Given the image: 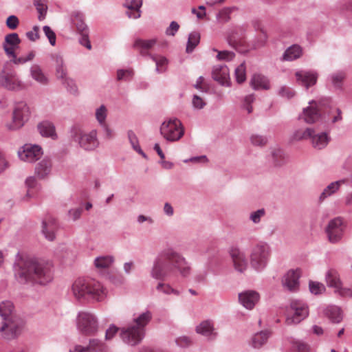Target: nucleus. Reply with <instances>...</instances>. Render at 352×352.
Masks as SVG:
<instances>
[{
    "label": "nucleus",
    "instance_id": "nucleus-1",
    "mask_svg": "<svg viewBox=\"0 0 352 352\" xmlns=\"http://www.w3.org/2000/svg\"><path fill=\"white\" fill-rule=\"evenodd\" d=\"M176 272L182 277H188L191 274L190 263L173 248H166L160 251L154 258L149 271L152 278L160 280L156 285L158 292L165 295H180V291L164 282L173 276Z\"/></svg>",
    "mask_w": 352,
    "mask_h": 352
},
{
    "label": "nucleus",
    "instance_id": "nucleus-2",
    "mask_svg": "<svg viewBox=\"0 0 352 352\" xmlns=\"http://www.w3.org/2000/svg\"><path fill=\"white\" fill-rule=\"evenodd\" d=\"M53 263L34 256H23V281L46 285L53 280Z\"/></svg>",
    "mask_w": 352,
    "mask_h": 352
},
{
    "label": "nucleus",
    "instance_id": "nucleus-3",
    "mask_svg": "<svg viewBox=\"0 0 352 352\" xmlns=\"http://www.w3.org/2000/svg\"><path fill=\"white\" fill-rule=\"evenodd\" d=\"M152 319V313L146 311L134 318L133 323L120 330L122 341L131 346L140 343L144 337L145 327Z\"/></svg>",
    "mask_w": 352,
    "mask_h": 352
},
{
    "label": "nucleus",
    "instance_id": "nucleus-4",
    "mask_svg": "<svg viewBox=\"0 0 352 352\" xmlns=\"http://www.w3.org/2000/svg\"><path fill=\"white\" fill-rule=\"evenodd\" d=\"M0 316L3 324L0 327L1 336L6 340L16 338L20 333V318L16 315L14 305L10 301L0 303Z\"/></svg>",
    "mask_w": 352,
    "mask_h": 352
},
{
    "label": "nucleus",
    "instance_id": "nucleus-5",
    "mask_svg": "<svg viewBox=\"0 0 352 352\" xmlns=\"http://www.w3.org/2000/svg\"><path fill=\"white\" fill-rule=\"evenodd\" d=\"M69 133L72 140L78 143L79 146L85 151H93L100 145L96 129L85 132L80 126L74 125L71 127Z\"/></svg>",
    "mask_w": 352,
    "mask_h": 352
},
{
    "label": "nucleus",
    "instance_id": "nucleus-6",
    "mask_svg": "<svg viewBox=\"0 0 352 352\" xmlns=\"http://www.w3.org/2000/svg\"><path fill=\"white\" fill-rule=\"evenodd\" d=\"M76 323L78 331L86 336H95L99 330L98 318L89 311H79Z\"/></svg>",
    "mask_w": 352,
    "mask_h": 352
},
{
    "label": "nucleus",
    "instance_id": "nucleus-7",
    "mask_svg": "<svg viewBox=\"0 0 352 352\" xmlns=\"http://www.w3.org/2000/svg\"><path fill=\"white\" fill-rule=\"evenodd\" d=\"M160 131L168 142L178 141L184 134L182 122L175 118L164 120L160 126Z\"/></svg>",
    "mask_w": 352,
    "mask_h": 352
},
{
    "label": "nucleus",
    "instance_id": "nucleus-8",
    "mask_svg": "<svg viewBox=\"0 0 352 352\" xmlns=\"http://www.w3.org/2000/svg\"><path fill=\"white\" fill-rule=\"evenodd\" d=\"M287 311L288 316L285 322L288 325L300 323L309 314L307 305L305 302L299 300H292Z\"/></svg>",
    "mask_w": 352,
    "mask_h": 352
},
{
    "label": "nucleus",
    "instance_id": "nucleus-9",
    "mask_svg": "<svg viewBox=\"0 0 352 352\" xmlns=\"http://www.w3.org/2000/svg\"><path fill=\"white\" fill-rule=\"evenodd\" d=\"M270 256V248L266 244L254 247L250 254V264L256 271L263 270L267 265Z\"/></svg>",
    "mask_w": 352,
    "mask_h": 352
},
{
    "label": "nucleus",
    "instance_id": "nucleus-10",
    "mask_svg": "<svg viewBox=\"0 0 352 352\" xmlns=\"http://www.w3.org/2000/svg\"><path fill=\"white\" fill-rule=\"evenodd\" d=\"M343 221L340 217L331 219L326 228L329 241L331 243L340 242L344 234Z\"/></svg>",
    "mask_w": 352,
    "mask_h": 352
},
{
    "label": "nucleus",
    "instance_id": "nucleus-11",
    "mask_svg": "<svg viewBox=\"0 0 352 352\" xmlns=\"http://www.w3.org/2000/svg\"><path fill=\"white\" fill-rule=\"evenodd\" d=\"M21 40L16 33L7 34L3 43V49L6 54L12 58L14 63H19L21 58H16V51L19 50Z\"/></svg>",
    "mask_w": 352,
    "mask_h": 352
},
{
    "label": "nucleus",
    "instance_id": "nucleus-12",
    "mask_svg": "<svg viewBox=\"0 0 352 352\" xmlns=\"http://www.w3.org/2000/svg\"><path fill=\"white\" fill-rule=\"evenodd\" d=\"M314 103H315L314 100L309 102V104H311V106L305 108L303 109L302 114L300 117L308 124L314 123L319 119L320 111L322 110V107L326 104H329L330 99L327 98L320 101L319 105L316 107L312 105Z\"/></svg>",
    "mask_w": 352,
    "mask_h": 352
},
{
    "label": "nucleus",
    "instance_id": "nucleus-13",
    "mask_svg": "<svg viewBox=\"0 0 352 352\" xmlns=\"http://www.w3.org/2000/svg\"><path fill=\"white\" fill-rule=\"evenodd\" d=\"M0 84L8 89L14 90L20 87V81L15 72L9 66L3 68L0 74Z\"/></svg>",
    "mask_w": 352,
    "mask_h": 352
},
{
    "label": "nucleus",
    "instance_id": "nucleus-14",
    "mask_svg": "<svg viewBox=\"0 0 352 352\" xmlns=\"http://www.w3.org/2000/svg\"><path fill=\"white\" fill-rule=\"evenodd\" d=\"M89 287V294L86 297L87 302H100L104 300L107 296V289L98 281L94 279H90Z\"/></svg>",
    "mask_w": 352,
    "mask_h": 352
},
{
    "label": "nucleus",
    "instance_id": "nucleus-15",
    "mask_svg": "<svg viewBox=\"0 0 352 352\" xmlns=\"http://www.w3.org/2000/svg\"><path fill=\"white\" fill-rule=\"evenodd\" d=\"M91 278H78L72 286V291L74 298L80 302H85L87 294H89V280Z\"/></svg>",
    "mask_w": 352,
    "mask_h": 352
},
{
    "label": "nucleus",
    "instance_id": "nucleus-16",
    "mask_svg": "<svg viewBox=\"0 0 352 352\" xmlns=\"http://www.w3.org/2000/svg\"><path fill=\"white\" fill-rule=\"evenodd\" d=\"M234 269L243 272L248 267V260L245 253L236 247H232L229 251Z\"/></svg>",
    "mask_w": 352,
    "mask_h": 352
},
{
    "label": "nucleus",
    "instance_id": "nucleus-17",
    "mask_svg": "<svg viewBox=\"0 0 352 352\" xmlns=\"http://www.w3.org/2000/svg\"><path fill=\"white\" fill-rule=\"evenodd\" d=\"M43 155L42 147L38 144H23V161L33 163L38 160Z\"/></svg>",
    "mask_w": 352,
    "mask_h": 352
},
{
    "label": "nucleus",
    "instance_id": "nucleus-18",
    "mask_svg": "<svg viewBox=\"0 0 352 352\" xmlns=\"http://www.w3.org/2000/svg\"><path fill=\"white\" fill-rule=\"evenodd\" d=\"M36 129L40 135L43 138H50L53 140L58 139L56 126L54 124L49 120H44L39 122L36 125Z\"/></svg>",
    "mask_w": 352,
    "mask_h": 352
},
{
    "label": "nucleus",
    "instance_id": "nucleus-19",
    "mask_svg": "<svg viewBox=\"0 0 352 352\" xmlns=\"http://www.w3.org/2000/svg\"><path fill=\"white\" fill-rule=\"evenodd\" d=\"M300 270H289L282 279V284L284 288L290 292H295L299 286Z\"/></svg>",
    "mask_w": 352,
    "mask_h": 352
},
{
    "label": "nucleus",
    "instance_id": "nucleus-20",
    "mask_svg": "<svg viewBox=\"0 0 352 352\" xmlns=\"http://www.w3.org/2000/svg\"><path fill=\"white\" fill-rule=\"evenodd\" d=\"M57 229L58 225L54 218L50 217L43 220L41 232L47 240L50 241L55 240Z\"/></svg>",
    "mask_w": 352,
    "mask_h": 352
},
{
    "label": "nucleus",
    "instance_id": "nucleus-21",
    "mask_svg": "<svg viewBox=\"0 0 352 352\" xmlns=\"http://www.w3.org/2000/svg\"><path fill=\"white\" fill-rule=\"evenodd\" d=\"M259 298L258 293L253 290H247L239 294L240 303L248 309H253Z\"/></svg>",
    "mask_w": 352,
    "mask_h": 352
},
{
    "label": "nucleus",
    "instance_id": "nucleus-22",
    "mask_svg": "<svg viewBox=\"0 0 352 352\" xmlns=\"http://www.w3.org/2000/svg\"><path fill=\"white\" fill-rule=\"evenodd\" d=\"M196 332L206 337L210 340H214L217 336V333L214 327V322L210 320H204L197 325Z\"/></svg>",
    "mask_w": 352,
    "mask_h": 352
},
{
    "label": "nucleus",
    "instance_id": "nucleus-23",
    "mask_svg": "<svg viewBox=\"0 0 352 352\" xmlns=\"http://www.w3.org/2000/svg\"><path fill=\"white\" fill-rule=\"evenodd\" d=\"M297 81L299 84L305 86L306 89L315 85L317 81L318 74L314 72L299 71L296 73Z\"/></svg>",
    "mask_w": 352,
    "mask_h": 352
},
{
    "label": "nucleus",
    "instance_id": "nucleus-24",
    "mask_svg": "<svg viewBox=\"0 0 352 352\" xmlns=\"http://www.w3.org/2000/svg\"><path fill=\"white\" fill-rule=\"evenodd\" d=\"M212 76L221 85L229 86V69L226 65H215L212 72Z\"/></svg>",
    "mask_w": 352,
    "mask_h": 352
},
{
    "label": "nucleus",
    "instance_id": "nucleus-25",
    "mask_svg": "<svg viewBox=\"0 0 352 352\" xmlns=\"http://www.w3.org/2000/svg\"><path fill=\"white\" fill-rule=\"evenodd\" d=\"M52 164L49 157H44L36 164L34 173L40 179H44L48 177L52 171Z\"/></svg>",
    "mask_w": 352,
    "mask_h": 352
},
{
    "label": "nucleus",
    "instance_id": "nucleus-26",
    "mask_svg": "<svg viewBox=\"0 0 352 352\" xmlns=\"http://www.w3.org/2000/svg\"><path fill=\"white\" fill-rule=\"evenodd\" d=\"M157 43L156 38H151L144 40L142 38H136L133 43V47L138 50L142 56H148L151 54L148 52L155 44Z\"/></svg>",
    "mask_w": 352,
    "mask_h": 352
},
{
    "label": "nucleus",
    "instance_id": "nucleus-27",
    "mask_svg": "<svg viewBox=\"0 0 352 352\" xmlns=\"http://www.w3.org/2000/svg\"><path fill=\"white\" fill-rule=\"evenodd\" d=\"M142 6V0H125L124 6L129 10L126 12V14L130 19H139L141 16Z\"/></svg>",
    "mask_w": 352,
    "mask_h": 352
},
{
    "label": "nucleus",
    "instance_id": "nucleus-28",
    "mask_svg": "<svg viewBox=\"0 0 352 352\" xmlns=\"http://www.w3.org/2000/svg\"><path fill=\"white\" fill-rule=\"evenodd\" d=\"M6 126L10 131H16L22 126V106L20 103L15 106L12 120L7 123Z\"/></svg>",
    "mask_w": 352,
    "mask_h": 352
},
{
    "label": "nucleus",
    "instance_id": "nucleus-29",
    "mask_svg": "<svg viewBox=\"0 0 352 352\" xmlns=\"http://www.w3.org/2000/svg\"><path fill=\"white\" fill-rule=\"evenodd\" d=\"M345 179H340L330 183L320 193L318 200L320 203L323 202L326 199L332 196L337 192L340 186L345 183Z\"/></svg>",
    "mask_w": 352,
    "mask_h": 352
},
{
    "label": "nucleus",
    "instance_id": "nucleus-30",
    "mask_svg": "<svg viewBox=\"0 0 352 352\" xmlns=\"http://www.w3.org/2000/svg\"><path fill=\"white\" fill-rule=\"evenodd\" d=\"M312 146L318 150L324 148L330 141V137L326 132L316 133L314 132L310 138Z\"/></svg>",
    "mask_w": 352,
    "mask_h": 352
},
{
    "label": "nucleus",
    "instance_id": "nucleus-31",
    "mask_svg": "<svg viewBox=\"0 0 352 352\" xmlns=\"http://www.w3.org/2000/svg\"><path fill=\"white\" fill-rule=\"evenodd\" d=\"M345 78L344 71H337L329 75L327 82L335 90H341Z\"/></svg>",
    "mask_w": 352,
    "mask_h": 352
},
{
    "label": "nucleus",
    "instance_id": "nucleus-32",
    "mask_svg": "<svg viewBox=\"0 0 352 352\" xmlns=\"http://www.w3.org/2000/svg\"><path fill=\"white\" fill-rule=\"evenodd\" d=\"M30 76L37 82L42 85L49 83V78L43 72L41 66L37 64L32 65L30 68Z\"/></svg>",
    "mask_w": 352,
    "mask_h": 352
},
{
    "label": "nucleus",
    "instance_id": "nucleus-33",
    "mask_svg": "<svg viewBox=\"0 0 352 352\" xmlns=\"http://www.w3.org/2000/svg\"><path fill=\"white\" fill-rule=\"evenodd\" d=\"M72 21L79 34L89 32V28L85 23L84 14L82 12L78 11L74 12L72 14Z\"/></svg>",
    "mask_w": 352,
    "mask_h": 352
},
{
    "label": "nucleus",
    "instance_id": "nucleus-34",
    "mask_svg": "<svg viewBox=\"0 0 352 352\" xmlns=\"http://www.w3.org/2000/svg\"><path fill=\"white\" fill-rule=\"evenodd\" d=\"M251 85L254 89H270V82L269 79L261 74H254L251 79Z\"/></svg>",
    "mask_w": 352,
    "mask_h": 352
},
{
    "label": "nucleus",
    "instance_id": "nucleus-35",
    "mask_svg": "<svg viewBox=\"0 0 352 352\" xmlns=\"http://www.w3.org/2000/svg\"><path fill=\"white\" fill-rule=\"evenodd\" d=\"M149 58L155 63V72L162 74L167 69L168 60L164 56L159 54H149Z\"/></svg>",
    "mask_w": 352,
    "mask_h": 352
},
{
    "label": "nucleus",
    "instance_id": "nucleus-36",
    "mask_svg": "<svg viewBox=\"0 0 352 352\" xmlns=\"http://www.w3.org/2000/svg\"><path fill=\"white\" fill-rule=\"evenodd\" d=\"M270 334V332L267 330L256 333L252 338V346L254 349H259L267 342Z\"/></svg>",
    "mask_w": 352,
    "mask_h": 352
},
{
    "label": "nucleus",
    "instance_id": "nucleus-37",
    "mask_svg": "<svg viewBox=\"0 0 352 352\" xmlns=\"http://www.w3.org/2000/svg\"><path fill=\"white\" fill-rule=\"evenodd\" d=\"M302 54V49L298 45L289 47L283 55V60L292 61L298 58Z\"/></svg>",
    "mask_w": 352,
    "mask_h": 352
},
{
    "label": "nucleus",
    "instance_id": "nucleus-38",
    "mask_svg": "<svg viewBox=\"0 0 352 352\" xmlns=\"http://www.w3.org/2000/svg\"><path fill=\"white\" fill-rule=\"evenodd\" d=\"M326 283L329 287L338 289L340 287L341 283L338 272L334 270L327 271L325 276Z\"/></svg>",
    "mask_w": 352,
    "mask_h": 352
},
{
    "label": "nucleus",
    "instance_id": "nucleus-39",
    "mask_svg": "<svg viewBox=\"0 0 352 352\" xmlns=\"http://www.w3.org/2000/svg\"><path fill=\"white\" fill-rule=\"evenodd\" d=\"M288 342L292 349L295 352H309L310 350L309 344L302 340L290 338Z\"/></svg>",
    "mask_w": 352,
    "mask_h": 352
},
{
    "label": "nucleus",
    "instance_id": "nucleus-40",
    "mask_svg": "<svg viewBox=\"0 0 352 352\" xmlns=\"http://www.w3.org/2000/svg\"><path fill=\"white\" fill-rule=\"evenodd\" d=\"M114 261V258L111 255L98 256L94 260V265L98 269H106L109 267Z\"/></svg>",
    "mask_w": 352,
    "mask_h": 352
},
{
    "label": "nucleus",
    "instance_id": "nucleus-41",
    "mask_svg": "<svg viewBox=\"0 0 352 352\" xmlns=\"http://www.w3.org/2000/svg\"><path fill=\"white\" fill-rule=\"evenodd\" d=\"M326 314L333 323H339L342 320V316L339 307L336 306L328 307Z\"/></svg>",
    "mask_w": 352,
    "mask_h": 352
},
{
    "label": "nucleus",
    "instance_id": "nucleus-42",
    "mask_svg": "<svg viewBox=\"0 0 352 352\" xmlns=\"http://www.w3.org/2000/svg\"><path fill=\"white\" fill-rule=\"evenodd\" d=\"M314 133V130L311 128H307L305 130L298 129L295 131L292 136V140L295 141H300L302 140L310 139L312 134Z\"/></svg>",
    "mask_w": 352,
    "mask_h": 352
},
{
    "label": "nucleus",
    "instance_id": "nucleus-43",
    "mask_svg": "<svg viewBox=\"0 0 352 352\" xmlns=\"http://www.w3.org/2000/svg\"><path fill=\"white\" fill-rule=\"evenodd\" d=\"M87 347L89 352H105L107 349L105 344L96 338L90 339Z\"/></svg>",
    "mask_w": 352,
    "mask_h": 352
},
{
    "label": "nucleus",
    "instance_id": "nucleus-44",
    "mask_svg": "<svg viewBox=\"0 0 352 352\" xmlns=\"http://www.w3.org/2000/svg\"><path fill=\"white\" fill-rule=\"evenodd\" d=\"M200 34L198 32H193L189 34L187 41L186 51L187 53L193 52L196 46L199 43Z\"/></svg>",
    "mask_w": 352,
    "mask_h": 352
},
{
    "label": "nucleus",
    "instance_id": "nucleus-45",
    "mask_svg": "<svg viewBox=\"0 0 352 352\" xmlns=\"http://www.w3.org/2000/svg\"><path fill=\"white\" fill-rule=\"evenodd\" d=\"M238 8L235 6L232 7H226L221 9L219 13L217 14V19L219 23H225L230 21V14L235 10H237Z\"/></svg>",
    "mask_w": 352,
    "mask_h": 352
},
{
    "label": "nucleus",
    "instance_id": "nucleus-46",
    "mask_svg": "<svg viewBox=\"0 0 352 352\" xmlns=\"http://www.w3.org/2000/svg\"><path fill=\"white\" fill-rule=\"evenodd\" d=\"M34 5L38 12V19L39 21L44 20L47 11V1L34 0Z\"/></svg>",
    "mask_w": 352,
    "mask_h": 352
},
{
    "label": "nucleus",
    "instance_id": "nucleus-47",
    "mask_svg": "<svg viewBox=\"0 0 352 352\" xmlns=\"http://www.w3.org/2000/svg\"><path fill=\"white\" fill-rule=\"evenodd\" d=\"M61 85L66 89L67 91L70 94L76 96L78 94V87L75 80L71 77H68L62 81Z\"/></svg>",
    "mask_w": 352,
    "mask_h": 352
},
{
    "label": "nucleus",
    "instance_id": "nucleus-48",
    "mask_svg": "<svg viewBox=\"0 0 352 352\" xmlns=\"http://www.w3.org/2000/svg\"><path fill=\"white\" fill-rule=\"evenodd\" d=\"M95 115L100 125L106 123V119L107 117V107L104 104L100 105L96 109Z\"/></svg>",
    "mask_w": 352,
    "mask_h": 352
},
{
    "label": "nucleus",
    "instance_id": "nucleus-49",
    "mask_svg": "<svg viewBox=\"0 0 352 352\" xmlns=\"http://www.w3.org/2000/svg\"><path fill=\"white\" fill-rule=\"evenodd\" d=\"M234 75L238 83H242L245 80L246 74L245 63H242L235 69Z\"/></svg>",
    "mask_w": 352,
    "mask_h": 352
},
{
    "label": "nucleus",
    "instance_id": "nucleus-50",
    "mask_svg": "<svg viewBox=\"0 0 352 352\" xmlns=\"http://www.w3.org/2000/svg\"><path fill=\"white\" fill-rule=\"evenodd\" d=\"M251 25L254 28V29L256 30V31H261L262 34H263V38H262V41L258 44V46H263L266 40H267V34L265 32V31L263 30V29L262 28V23H261V21L258 19H254L251 21Z\"/></svg>",
    "mask_w": 352,
    "mask_h": 352
},
{
    "label": "nucleus",
    "instance_id": "nucleus-51",
    "mask_svg": "<svg viewBox=\"0 0 352 352\" xmlns=\"http://www.w3.org/2000/svg\"><path fill=\"white\" fill-rule=\"evenodd\" d=\"M134 75V72L132 69H120L117 70V80H130Z\"/></svg>",
    "mask_w": 352,
    "mask_h": 352
},
{
    "label": "nucleus",
    "instance_id": "nucleus-52",
    "mask_svg": "<svg viewBox=\"0 0 352 352\" xmlns=\"http://www.w3.org/2000/svg\"><path fill=\"white\" fill-rule=\"evenodd\" d=\"M267 138L265 136L253 134L250 137V142L252 145L263 147L267 143Z\"/></svg>",
    "mask_w": 352,
    "mask_h": 352
},
{
    "label": "nucleus",
    "instance_id": "nucleus-53",
    "mask_svg": "<svg viewBox=\"0 0 352 352\" xmlns=\"http://www.w3.org/2000/svg\"><path fill=\"white\" fill-rule=\"evenodd\" d=\"M13 270L16 278H21L22 277V256L20 253H18L16 256Z\"/></svg>",
    "mask_w": 352,
    "mask_h": 352
},
{
    "label": "nucleus",
    "instance_id": "nucleus-54",
    "mask_svg": "<svg viewBox=\"0 0 352 352\" xmlns=\"http://www.w3.org/2000/svg\"><path fill=\"white\" fill-rule=\"evenodd\" d=\"M278 94L282 98L289 100L295 96L296 93L292 88L283 85L279 88Z\"/></svg>",
    "mask_w": 352,
    "mask_h": 352
},
{
    "label": "nucleus",
    "instance_id": "nucleus-55",
    "mask_svg": "<svg viewBox=\"0 0 352 352\" xmlns=\"http://www.w3.org/2000/svg\"><path fill=\"white\" fill-rule=\"evenodd\" d=\"M342 111L338 108L331 109L328 111L327 120H331L332 123H336L342 120Z\"/></svg>",
    "mask_w": 352,
    "mask_h": 352
},
{
    "label": "nucleus",
    "instance_id": "nucleus-56",
    "mask_svg": "<svg viewBox=\"0 0 352 352\" xmlns=\"http://www.w3.org/2000/svg\"><path fill=\"white\" fill-rule=\"evenodd\" d=\"M309 287L310 292L315 295L320 294L325 290L324 285L318 282L310 281Z\"/></svg>",
    "mask_w": 352,
    "mask_h": 352
},
{
    "label": "nucleus",
    "instance_id": "nucleus-57",
    "mask_svg": "<svg viewBox=\"0 0 352 352\" xmlns=\"http://www.w3.org/2000/svg\"><path fill=\"white\" fill-rule=\"evenodd\" d=\"M265 215V210L264 208H261L250 213V220L256 224L261 222L262 217Z\"/></svg>",
    "mask_w": 352,
    "mask_h": 352
},
{
    "label": "nucleus",
    "instance_id": "nucleus-58",
    "mask_svg": "<svg viewBox=\"0 0 352 352\" xmlns=\"http://www.w3.org/2000/svg\"><path fill=\"white\" fill-rule=\"evenodd\" d=\"M214 51L217 52L216 49H213ZM234 57V53L228 50L218 51L217 58L219 60L230 61L232 60Z\"/></svg>",
    "mask_w": 352,
    "mask_h": 352
},
{
    "label": "nucleus",
    "instance_id": "nucleus-59",
    "mask_svg": "<svg viewBox=\"0 0 352 352\" xmlns=\"http://www.w3.org/2000/svg\"><path fill=\"white\" fill-rule=\"evenodd\" d=\"M45 36L48 38L50 43L54 46L56 45V36L54 32L48 25H45L43 28Z\"/></svg>",
    "mask_w": 352,
    "mask_h": 352
},
{
    "label": "nucleus",
    "instance_id": "nucleus-60",
    "mask_svg": "<svg viewBox=\"0 0 352 352\" xmlns=\"http://www.w3.org/2000/svg\"><path fill=\"white\" fill-rule=\"evenodd\" d=\"M272 157L275 166H280L285 163L283 153L281 150L277 149L274 151L272 152Z\"/></svg>",
    "mask_w": 352,
    "mask_h": 352
},
{
    "label": "nucleus",
    "instance_id": "nucleus-61",
    "mask_svg": "<svg viewBox=\"0 0 352 352\" xmlns=\"http://www.w3.org/2000/svg\"><path fill=\"white\" fill-rule=\"evenodd\" d=\"M37 182L34 177H29L25 180V185L28 188L26 197H31L33 195V192L32 191L36 186Z\"/></svg>",
    "mask_w": 352,
    "mask_h": 352
},
{
    "label": "nucleus",
    "instance_id": "nucleus-62",
    "mask_svg": "<svg viewBox=\"0 0 352 352\" xmlns=\"http://www.w3.org/2000/svg\"><path fill=\"white\" fill-rule=\"evenodd\" d=\"M52 59L55 62V71L67 68L65 60L61 54H56L53 55Z\"/></svg>",
    "mask_w": 352,
    "mask_h": 352
},
{
    "label": "nucleus",
    "instance_id": "nucleus-63",
    "mask_svg": "<svg viewBox=\"0 0 352 352\" xmlns=\"http://www.w3.org/2000/svg\"><path fill=\"white\" fill-rule=\"evenodd\" d=\"M127 135H128L129 141L132 148L135 151H136L138 148H139L140 147V146L139 144V141H138V139L135 133L133 131L129 130L127 133Z\"/></svg>",
    "mask_w": 352,
    "mask_h": 352
},
{
    "label": "nucleus",
    "instance_id": "nucleus-64",
    "mask_svg": "<svg viewBox=\"0 0 352 352\" xmlns=\"http://www.w3.org/2000/svg\"><path fill=\"white\" fill-rule=\"evenodd\" d=\"M175 343L181 348H186L191 345L192 340L188 336H180L175 339Z\"/></svg>",
    "mask_w": 352,
    "mask_h": 352
}]
</instances>
